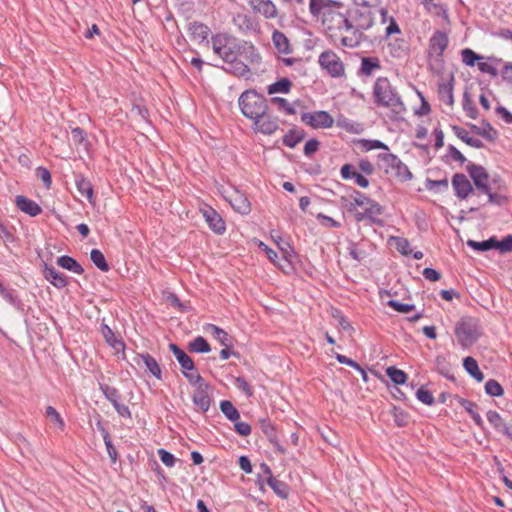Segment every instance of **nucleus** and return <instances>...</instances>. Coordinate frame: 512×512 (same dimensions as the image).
I'll return each instance as SVG.
<instances>
[{
    "label": "nucleus",
    "mask_w": 512,
    "mask_h": 512,
    "mask_svg": "<svg viewBox=\"0 0 512 512\" xmlns=\"http://www.w3.org/2000/svg\"><path fill=\"white\" fill-rule=\"evenodd\" d=\"M238 104L241 113L253 122L255 132L271 135L279 129L278 117L268 113L267 100L255 90L244 91Z\"/></svg>",
    "instance_id": "nucleus-1"
},
{
    "label": "nucleus",
    "mask_w": 512,
    "mask_h": 512,
    "mask_svg": "<svg viewBox=\"0 0 512 512\" xmlns=\"http://www.w3.org/2000/svg\"><path fill=\"white\" fill-rule=\"evenodd\" d=\"M373 97L377 105L390 111L392 119L400 118L406 111L399 94L386 77L376 79L373 86Z\"/></svg>",
    "instance_id": "nucleus-2"
},
{
    "label": "nucleus",
    "mask_w": 512,
    "mask_h": 512,
    "mask_svg": "<svg viewBox=\"0 0 512 512\" xmlns=\"http://www.w3.org/2000/svg\"><path fill=\"white\" fill-rule=\"evenodd\" d=\"M381 23L387 24L384 30L383 39L386 43V52L389 56L396 59L404 58L408 55V44L405 39L395 37L401 35V28L393 16H389L387 8L383 7L379 11Z\"/></svg>",
    "instance_id": "nucleus-3"
},
{
    "label": "nucleus",
    "mask_w": 512,
    "mask_h": 512,
    "mask_svg": "<svg viewBox=\"0 0 512 512\" xmlns=\"http://www.w3.org/2000/svg\"><path fill=\"white\" fill-rule=\"evenodd\" d=\"M350 23L351 36H342L340 42L344 47L354 48L360 44L361 33L374 25V17L368 8L356 9L350 16Z\"/></svg>",
    "instance_id": "nucleus-4"
},
{
    "label": "nucleus",
    "mask_w": 512,
    "mask_h": 512,
    "mask_svg": "<svg viewBox=\"0 0 512 512\" xmlns=\"http://www.w3.org/2000/svg\"><path fill=\"white\" fill-rule=\"evenodd\" d=\"M261 56L258 49L250 42H241L236 50V60L230 70L237 76H247L249 65L259 64Z\"/></svg>",
    "instance_id": "nucleus-5"
},
{
    "label": "nucleus",
    "mask_w": 512,
    "mask_h": 512,
    "mask_svg": "<svg viewBox=\"0 0 512 512\" xmlns=\"http://www.w3.org/2000/svg\"><path fill=\"white\" fill-rule=\"evenodd\" d=\"M454 332L463 349L471 347L482 335L479 321L473 317H462L456 323Z\"/></svg>",
    "instance_id": "nucleus-6"
},
{
    "label": "nucleus",
    "mask_w": 512,
    "mask_h": 512,
    "mask_svg": "<svg viewBox=\"0 0 512 512\" xmlns=\"http://www.w3.org/2000/svg\"><path fill=\"white\" fill-rule=\"evenodd\" d=\"M377 160L379 169L385 174L402 182L412 179V173L396 155L383 152L378 154Z\"/></svg>",
    "instance_id": "nucleus-7"
},
{
    "label": "nucleus",
    "mask_w": 512,
    "mask_h": 512,
    "mask_svg": "<svg viewBox=\"0 0 512 512\" xmlns=\"http://www.w3.org/2000/svg\"><path fill=\"white\" fill-rule=\"evenodd\" d=\"M212 49L214 54L221 58L232 68L236 60V50L239 42L226 33H217L211 37Z\"/></svg>",
    "instance_id": "nucleus-8"
},
{
    "label": "nucleus",
    "mask_w": 512,
    "mask_h": 512,
    "mask_svg": "<svg viewBox=\"0 0 512 512\" xmlns=\"http://www.w3.org/2000/svg\"><path fill=\"white\" fill-rule=\"evenodd\" d=\"M318 64L332 78L345 76V65L333 50H325L318 57Z\"/></svg>",
    "instance_id": "nucleus-9"
},
{
    "label": "nucleus",
    "mask_w": 512,
    "mask_h": 512,
    "mask_svg": "<svg viewBox=\"0 0 512 512\" xmlns=\"http://www.w3.org/2000/svg\"><path fill=\"white\" fill-rule=\"evenodd\" d=\"M343 8H332L330 12L325 13L323 24L328 30H339L351 32L350 17H348L341 10Z\"/></svg>",
    "instance_id": "nucleus-10"
},
{
    "label": "nucleus",
    "mask_w": 512,
    "mask_h": 512,
    "mask_svg": "<svg viewBox=\"0 0 512 512\" xmlns=\"http://www.w3.org/2000/svg\"><path fill=\"white\" fill-rule=\"evenodd\" d=\"M272 43L276 53L278 54L279 60L286 66L293 65L295 59L285 57L293 51L292 45L290 44L287 36L283 32L275 30L272 34Z\"/></svg>",
    "instance_id": "nucleus-11"
},
{
    "label": "nucleus",
    "mask_w": 512,
    "mask_h": 512,
    "mask_svg": "<svg viewBox=\"0 0 512 512\" xmlns=\"http://www.w3.org/2000/svg\"><path fill=\"white\" fill-rule=\"evenodd\" d=\"M301 121L314 129L331 128L334 124V118L322 110L303 113Z\"/></svg>",
    "instance_id": "nucleus-12"
},
{
    "label": "nucleus",
    "mask_w": 512,
    "mask_h": 512,
    "mask_svg": "<svg viewBox=\"0 0 512 512\" xmlns=\"http://www.w3.org/2000/svg\"><path fill=\"white\" fill-rule=\"evenodd\" d=\"M192 400L197 410L205 413L209 410L212 402V388L205 382L194 387Z\"/></svg>",
    "instance_id": "nucleus-13"
},
{
    "label": "nucleus",
    "mask_w": 512,
    "mask_h": 512,
    "mask_svg": "<svg viewBox=\"0 0 512 512\" xmlns=\"http://www.w3.org/2000/svg\"><path fill=\"white\" fill-rule=\"evenodd\" d=\"M369 199L363 193L354 190L349 196L342 197V204L356 220V214L361 213L363 207L369 204Z\"/></svg>",
    "instance_id": "nucleus-14"
},
{
    "label": "nucleus",
    "mask_w": 512,
    "mask_h": 512,
    "mask_svg": "<svg viewBox=\"0 0 512 512\" xmlns=\"http://www.w3.org/2000/svg\"><path fill=\"white\" fill-rule=\"evenodd\" d=\"M201 213L208 224L209 228L216 234H223L226 230L225 221L220 214L211 206L201 208Z\"/></svg>",
    "instance_id": "nucleus-15"
},
{
    "label": "nucleus",
    "mask_w": 512,
    "mask_h": 512,
    "mask_svg": "<svg viewBox=\"0 0 512 512\" xmlns=\"http://www.w3.org/2000/svg\"><path fill=\"white\" fill-rule=\"evenodd\" d=\"M467 172L480 192H488V188L490 187L489 175L483 166L469 164L467 166Z\"/></svg>",
    "instance_id": "nucleus-16"
},
{
    "label": "nucleus",
    "mask_w": 512,
    "mask_h": 512,
    "mask_svg": "<svg viewBox=\"0 0 512 512\" xmlns=\"http://www.w3.org/2000/svg\"><path fill=\"white\" fill-rule=\"evenodd\" d=\"M448 35L443 31H436L429 39V55L442 57L448 47Z\"/></svg>",
    "instance_id": "nucleus-17"
},
{
    "label": "nucleus",
    "mask_w": 512,
    "mask_h": 512,
    "mask_svg": "<svg viewBox=\"0 0 512 512\" xmlns=\"http://www.w3.org/2000/svg\"><path fill=\"white\" fill-rule=\"evenodd\" d=\"M332 8H344V5L335 0H309V11L314 17L322 15L325 18V13Z\"/></svg>",
    "instance_id": "nucleus-18"
},
{
    "label": "nucleus",
    "mask_w": 512,
    "mask_h": 512,
    "mask_svg": "<svg viewBox=\"0 0 512 512\" xmlns=\"http://www.w3.org/2000/svg\"><path fill=\"white\" fill-rule=\"evenodd\" d=\"M452 186L455 195L460 199H466L473 191L472 184L462 173H456L452 178Z\"/></svg>",
    "instance_id": "nucleus-19"
},
{
    "label": "nucleus",
    "mask_w": 512,
    "mask_h": 512,
    "mask_svg": "<svg viewBox=\"0 0 512 512\" xmlns=\"http://www.w3.org/2000/svg\"><path fill=\"white\" fill-rule=\"evenodd\" d=\"M250 6L254 13L265 18H274L277 15V8L271 0H250Z\"/></svg>",
    "instance_id": "nucleus-20"
},
{
    "label": "nucleus",
    "mask_w": 512,
    "mask_h": 512,
    "mask_svg": "<svg viewBox=\"0 0 512 512\" xmlns=\"http://www.w3.org/2000/svg\"><path fill=\"white\" fill-rule=\"evenodd\" d=\"M101 333L106 343L115 351L116 354H124L125 343L107 324L103 323L101 325Z\"/></svg>",
    "instance_id": "nucleus-21"
},
{
    "label": "nucleus",
    "mask_w": 512,
    "mask_h": 512,
    "mask_svg": "<svg viewBox=\"0 0 512 512\" xmlns=\"http://www.w3.org/2000/svg\"><path fill=\"white\" fill-rule=\"evenodd\" d=\"M489 423L500 433L512 439V424L506 423L501 415L494 410H489L486 414Z\"/></svg>",
    "instance_id": "nucleus-22"
},
{
    "label": "nucleus",
    "mask_w": 512,
    "mask_h": 512,
    "mask_svg": "<svg viewBox=\"0 0 512 512\" xmlns=\"http://www.w3.org/2000/svg\"><path fill=\"white\" fill-rule=\"evenodd\" d=\"M229 203L236 212L242 215H247L251 212V204L248 198L238 190H235L229 196Z\"/></svg>",
    "instance_id": "nucleus-23"
},
{
    "label": "nucleus",
    "mask_w": 512,
    "mask_h": 512,
    "mask_svg": "<svg viewBox=\"0 0 512 512\" xmlns=\"http://www.w3.org/2000/svg\"><path fill=\"white\" fill-rule=\"evenodd\" d=\"M43 276L58 289H62L68 285L65 274L58 272L53 266H49L48 264H44Z\"/></svg>",
    "instance_id": "nucleus-24"
},
{
    "label": "nucleus",
    "mask_w": 512,
    "mask_h": 512,
    "mask_svg": "<svg viewBox=\"0 0 512 512\" xmlns=\"http://www.w3.org/2000/svg\"><path fill=\"white\" fill-rule=\"evenodd\" d=\"M382 212V207L376 201L369 199V204L363 207L361 213L356 214V221L362 222L368 219L372 222H376Z\"/></svg>",
    "instance_id": "nucleus-25"
},
{
    "label": "nucleus",
    "mask_w": 512,
    "mask_h": 512,
    "mask_svg": "<svg viewBox=\"0 0 512 512\" xmlns=\"http://www.w3.org/2000/svg\"><path fill=\"white\" fill-rule=\"evenodd\" d=\"M264 472L268 475L267 483L273 491L282 499H286L289 494V487L286 483L276 479L272 476L271 470L268 465H262Z\"/></svg>",
    "instance_id": "nucleus-26"
},
{
    "label": "nucleus",
    "mask_w": 512,
    "mask_h": 512,
    "mask_svg": "<svg viewBox=\"0 0 512 512\" xmlns=\"http://www.w3.org/2000/svg\"><path fill=\"white\" fill-rule=\"evenodd\" d=\"M205 331L212 335L223 347H233V337L220 327L214 324H207Z\"/></svg>",
    "instance_id": "nucleus-27"
},
{
    "label": "nucleus",
    "mask_w": 512,
    "mask_h": 512,
    "mask_svg": "<svg viewBox=\"0 0 512 512\" xmlns=\"http://www.w3.org/2000/svg\"><path fill=\"white\" fill-rule=\"evenodd\" d=\"M16 206L18 209H20L22 212L28 214L29 216L35 217L39 215L42 212L41 207L33 200L19 195L16 197L15 200Z\"/></svg>",
    "instance_id": "nucleus-28"
},
{
    "label": "nucleus",
    "mask_w": 512,
    "mask_h": 512,
    "mask_svg": "<svg viewBox=\"0 0 512 512\" xmlns=\"http://www.w3.org/2000/svg\"><path fill=\"white\" fill-rule=\"evenodd\" d=\"M189 32L193 41L203 43L208 40L211 30L204 23L193 22L189 25Z\"/></svg>",
    "instance_id": "nucleus-29"
},
{
    "label": "nucleus",
    "mask_w": 512,
    "mask_h": 512,
    "mask_svg": "<svg viewBox=\"0 0 512 512\" xmlns=\"http://www.w3.org/2000/svg\"><path fill=\"white\" fill-rule=\"evenodd\" d=\"M170 350L172 351L173 355L177 359L178 363L181 366L182 371L183 370H193L194 368V362L192 358L181 348H179L176 344L171 343L169 345Z\"/></svg>",
    "instance_id": "nucleus-30"
},
{
    "label": "nucleus",
    "mask_w": 512,
    "mask_h": 512,
    "mask_svg": "<svg viewBox=\"0 0 512 512\" xmlns=\"http://www.w3.org/2000/svg\"><path fill=\"white\" fill-rule=\"evenodd\" d=\"M138 357L143 361L146 369L158 380L162 378V370L157 360L149 353L139 354Z\"/></svg>",
    "instance_id": "nucleus-31"
},
{
    "label": "nucleus",
    "mask_w": 512,
    "mask_h": 512,
    "mask_svg": "<svg viewBox=\"0 0 512 512\" xmlns=\"http://www.w3.org/2000/svg\"><path fill=\"white\" fill-rule=\"evenodd\" d=\"M381 69L380 60L377 57H363L359 72L361 75L370 76L375 71Z\"/></svg>",
    "instance_id": "nucleus-32"
},
{
    "label": "nucleus",
    "mask_w": 512,
    "mask_h": 512,
    "mask_svg": "<svg viewBox=\"0 0 512 512\" xmlns=\"http://www.w3.org/2000/svg\"><path fill=\"white\" fill-rule=\"evenodd\" d=\"M76 187L78 192L87 198L90 203H94V190L91 182L83 176L76 178Z\"/></svg>",
    "instance_id": "nucleus-33"
},
{
    "label": "nucleus",
    "mask_w": 512,
    "mask_h": 512,
    "mask_svg": "<svg viewBox=\"0 0 512 512\" xmlns=\"http://www.w3.org/2000/svg\"><path fill=\"white\" fill-rule=\"evenodd\" d=\"M453 131L459 139H461L463 142H465L469 146L474 147V148L483 147V142L479 138L472 136L464 128L459 127V126H453Z\"/></svg>",
    "instance_id": "nucleus-34"
},
{
    "label": "nucleus",
    "mask_w": 512,
    "mask_h": 512,
    "mask_svg": "<svg viewBox=\"0 0 512 512\" xmlns=\"http://www.w3.org/2000/svg\"><path fill=\"white\" fill-rule=\"evenodd\" d=\"M463 366L464 369L467 371L469 375H471L476 381L481 382L484 379V375L481 372L477 361L471 357L468 356L464 358L463 360Z\"/></svg>",
    "instance_id": "nucleus-35"
},
{
    "label": "nucleus",
    "mask_w": 512,
    "mask_h": 512,
    "mask_svg": "<svg viewBox=\"0 0 512 512\" xmlns=\"http://www.w3.org/2000/svg\"><path fill=\"white\" fill-rule=\"evenodd\" d=\"M439 99L445 104L452 106L454 103L453 98V85L450 81L441 82L438 85Z\"/></svg>",
    "instance_id": "nucleus-36"
},
{
    "label": "nucleus",
    "mask_w": 512,
    "mask_h": 512,
    "mask_svg": "<svg viewBox=\"0 0 512 512\" xmlns=\"http://www.w3.org/2000/svg\"><path fill=\"white\" fill-rule=\"evenodd\" d=\"M305 138V132L302 129H291L283 136V144L289 148H294Z\"/></svg>",
    "instance_id": "nucleus-37"
},
{
    "label": "nucleus",
    "mask_w": 512,
    "mask_h": 512,
    "mask_svg": "<svg viewBox=\"0 0 512 512\" xmlns=\"http://www.w3.org/2000/svg\"><path fill=\"white\" fill-rule=\"evenodd\" d=\"M292 88V82L288 78H281L280 80L267 86V93L269 95L282 93L287 94Z\"/></svg>",
    "instance_id": "nucleus-38"
},
{
    "label": "nucleus",
    "mask_w": 512,
    "mask_h": 512,
    "mask_svg": "<svg viewBox=\"0 0 512 512\" xmlns=\"http://www.w3.org/2000/svg\"><path fill=\"white\" fill-rule=\"evenodd\" d=\"M57 264L60 267L67 269L71 272H74L76 274H79V275L83 274V272H84L82 266L74 258L67 256V255L60 256L57 259Z\"/></svg>",
    "instance_id": "nucleus-39"
},
{
    "label": "nucleus",
    "mask_w": 512,
    "mask_h": 512,
    "mask_svg": "<svg viewBox=\"0 0 512 512\" xmlns=\"http://www.w3.org/2000/svg\"><path fill=\"white\" fill-rule=\"evenodd\" d=\"M283 252V262L277 264V266L285 273H290L293 270L292 258L294 256V250L287 245L286 248L280 247Z\"/></svg>",
    "instance_id": "nucleus-40"
},
{
    "label": "nucleus",
    "mask_w": 512,
    "mask_h": 512,
    "mask_svg": "<svg viewBox=\"0 0 512 512\" xmlns=\"http://www.w3.org/2000/svg\"><path fill=\"white\" fill-rule=\"evenodd\" d=\"M461 406L469 413L473 421L478 427L483 426V420L480 414L475 410L476 404L470 400L460 399L459 400Z\"/></svg>",
    "instance_id": "nucleus-41"
},
{
    "label": "nucleus",
    "mask_w": 512,
    "mask_h": 512,
    "mask_svg": "<svg viewBox=\"0 0 512 512\" xmlns=\"http://www.w3.org/2000/svg\"><path fill=\"white\" fill-rule=\"evenodd\" d=\"M220 410L232 422H236L240 418L239 411L232 402L228 400L221 401Z\"/></svg>",
    "instance_id": "nucleus-42"
},
{
    "label": "nucleus",
    "mask_w": 512,
    "mask_h": 512,
    "mask_svg": "<svg viewBox=\"0 0 512 512\" xmlns=\"http://www.w3.org/2000/svg\"><path fill=\"white\" fill-rule=\"evenodd\" d=\"M98 426L101 427V433H102L103 440H104V443H105V446L107 449V453H108L109 457L111 458V461L113 463H115L117 461V451H116L115 447L113 446L110 435L100 421L98 422Z\"/></svg>",
    "instance_id": "nucleus-43"
},
{
    "label": "nucleus",
    "mask_w": 512,
    "mask_h": 512,
    "mask_svg": "<svg viewBox=\"0 0 512 512\" xmlns=\"http://www.w3.org/2000/svg\"><path fill=\"white\" fill-rule=\"evenodd\" d=\"M386 375L397 385L404 384L407 380L406 373L394 366H390L386 369Z\"/></svg>",
    "instance_id": "nucleus-44"
},
{
    "label": "nucleus",
    "mask_w": 512,
    "mask_h": 512,
    "mask_svg": "<svg viewBox=\"0 0 512 512\" xmlns=\"http://www.w3.org/2000/svg\"><path fill=\"white\" fill-rule=\"evenodd\" d=\"M90 257L92 262L98 269H100L103 272H107L109 270V265L105 259V256L100 250L93 249L90 253Z\"/></svg>",
    "instance_id": "nucleus-45"
},
{
    "label": "nucleus",
    "mask_w": 512,
    "mask_h": 512,
    "mask_svg": "<svg viewBox=\"0 0 512 512\" xmlns=\"http://www.w3.org/2000/svg\"><path fill=\"white\" fill-rule=\"evenodd\" d=\"M271 102L277 106V108L283 111L286 115H294L296 109L287 99L282 97H273Z\"/></svg>",
    "instance_id": "nucleus-46"
},
{
    "label": "nucleus",
    "mask_w": 512,
    "mask_h": 512,
    "mask_svg": "<svg viewBox=\"0 0 512 512\" xmlns=\"http://www.w3.org/2000/svg\"><path fill=\"white\" fill-rule=\"evenodd\" d=\"M189 349L197 353H207L211 350L208 342L201 336L196 337L189 343Z\"/></svg>",
    "instance_id": "nucleus-47"
},
{
    "label": "nucleus",
    "mask_w": 512,
    "mask_h": 512,
    "mask_svg": "<svg viewBox=\"0 0 512 512\" xmlns=\"http://www.w3.org/2000/svg\"><path fill=\"white\" fill-rule=\"evenodd\" d=\"M485 392L493 397H500L504 394L502 386L496 380L490 379L485 384Z\"/></svg>",
    "instance_id": "nucleus-48"
},
{
    "label": "nucleus",
    "mask_w": 512,
    "mask_h": 512,
    "mask_svg": "<svg viewBox=\"0 0 512 512\" xmlns=\"http://www.w3.org/2000/svg\"><path fill=\"white\" fill-rule=\"evenodd\" d=\"M462 106H463L464 112L466 113V115L470 119H476L477 118L478 110L475 107V105H474L473 101L471 100V98L467 94H464L463 101H462Z\"/></svg>",
    "instance_id": "nucleus-49"
},
{
    "label": "nucleus",
    "mask_w": 512,
    "mask_h": 512,
    "mask_svg": "<svg viewBox=\"0 0 512 512\" xmlns=\"http://www.w3.org/2000/svg\"><path fill=\"white\" fill-rule=\"evenodd\" d=\"M182 373L193 387H196L206 382L195 369V367L193 368V370H183Z\"/></svg>",
    "instance_id": "nucleus-50"
},
{
    "label": "nucleus",
    "mask_w": 512,
    "mask_h": 512,
    "mask_svg": "<svg viewBox=\"0 0 512 512\" xmlns=\"http://www.w3.org/2000/svg\"><path fill=\"white\" fill-rule=\"evenodd\" d=\"M392 240L394 241L395 248L402 255L408 256L412 253V250L410 248V243L406 238L393 237Z\"/></svg>",
    "instance_id": "nucleus-51"
},
{
    "label": "nucleus",
    "mask_w": 512,
    "mask_h": 512,
    "mask_svg": "<svg viewBox=\"0 0 512 512\" xmlns=\"http://www.w3.org/2000/svg\"><path fill=\"white\" fill-rule=\"evenodd\" d=\"M462 61L467 66H474L476 61L482 60L483 57L476 54L473 50L466 48L461 52Z\"/></svg>",
    "instance_id": "nucleus-52"
},
{
    "label": "nucleus",
    "mask_w": 512,
    "mask_h": 512,
    "mask_svg": "<svg viewBox=\"0 0 512 512\" xmlns=\"http://www.w3.org/2000/svg\"><path fill=\"white\" fill-rule=\"evenodd\" d=\"M467 244L474 250L487 251L490 249H494V237H492L488 240H485V241H481V242L474 241V240H468Z\"/></svg>",
    "instance_id": "nucleus-53"
},
{
    "label": "nucleus",
    "mask_w": 512,
    "mask_h": 512,
    "mask_svg": "<svg viewBox=\"0 0 512 512\" xmlns=\"http://www.w3.org/2000/svg\"><path fill=\"white\" fill-rule=\"evenodd\" d=\"M335 357L339 363L348 365V366L354 368L355 370L359 371L362 374L363 378L366 380L367 374H366L365 370L357 362H355L354 360H352L342 354H336Z\"/></svg>",
    "instance_id": "nucleus-54"
},
{
    "label": "nucleus",
    "mask_w": 512,
    "mask_h": 512,
    "mask_svg": "<svg viewBox=\"0 0 512 512\" xmlns=\"http://www.w3.org/2000/svg\"><path fill=\"white\" fill-rule=\"evenodd\" d=\"M46 416L50 418V420L55 423L61 430H64L65 428V422L63 418L60 416V414L57 412V410L52 407L48 406L46 408Z\"/></svg>",
    "instance_id": "nucleus-55"
},
{
    "label": "nucleus",
    "mask_w": 512,
    "mask_h": 512,
    "mask_svg": "<svg viewBox=\"0 0 512 512\" xmlns=\"http://www.w3.org/2000/svg\"><path fill=\"white\" fill-rule=\"evenodd\" d=\"M494 249L499 250L501 253L512 251V235H507L501 241L494 238Z\"/></svg>",
    "instance_id": "nucleus-56"
},
{
    "label": "nucleus",
    "mask_w": 512,
    "mask_h": 512,
    "mask_svg": "<svg viewBox=\"0 0 512 512\" xmlns=\"http://www.w3.org/2000/svg\"><path fill=\"white\" fill-rule=\"evenodd\" d=\"M0 296L9 302L10 304H16L18 302L17 296L13 289H9L4 286V284L0 281Z\"/></svg>",
    "instance_id": "nucleus-57"
},
{
    "label": "nucleus",
    "mask_w": 512,
    "mask_h": 512,
    "mask_svg": "<svg viewBox=\"0 0 512 512\" xmlns=\"http://www.w3.org/2000/svg\"><path fill=\"white\" fill-rule=\"evenodd\" d=\"M105 397L111 402V404L114 406L115 403H119L120 401V394L119 391L114 387L104 386L101 387Z\"/></svg>",
    "instance_id": "nucleus-58"
},
{
    "label": "nucleus",
    "mask_w": 512,
    "mask_h": 512,
    "mask_svg": "<svg viewBox=\"0 0 512 512\" xmlns=\"http://www.w3.org/2000/svg\"><path fill=\"white\" fill-rule=\"evenodd\" d=\"M331 315L333 318H335L338 321L339 326L343 330H345V331L353 330L351 323L346 319V317L338 309H333Z\"/></svg>",
    "instance_id": "nucleus-59"
},
{
    "label": "nucleus",
    "mask_w": 512,
    "mask_h": 512,
    "mask_svg": "<svg viewBox=\"0 0 512 512\" xmlns=\"http://www.w3.org/2000/svg\"><path fill=\"white\" fill-rule=\"evenodd\" d=\"M416 397L423 404L432 405L434 403V397L432 393L423 387L417 390Z\"/></svg>",
    "instance_id": "nucleus-60"
},
{
    "label": "nucleus",
    "mask_w": 512,
    "mask_h": 512,
    "mask_svg": "<svg viewBox=\"0 0 512 512\" xmlns=\"http://www.w3.org/2000/svg\"><path fill=\"white\" fill-rule=\"evenodd\" d=\"M388 306L400 313H408L414 309V305L408 303H401L397 300H389Z\"/></svg>",
    "instance_id": "nucleus-61"
},
{
    "label": "nucleus",
    "mask_w": 512,
    "mask_h": 512,
    "mask_svg": "<svg viewBox=\"0 0 512 512\" xmlns=\"http://www.w3.org/2000/svg\"><path fill=\"white\" fill-rule=\"evenodd\" d=\"M477 66L482 73L489 74L492 77H496L498 75L496 67L490 62L480 61L477 63Z\"/></svg>",
    "instance_id": "nucleus-62"
},
{
    "label": "nucleus",
    "mask_w": 512,
    "mask_h": 512,
    "mask_svg": "<svg viewBox=\"0 0 512 512\" xmlns=\"http://www.w3.org/2000/svg\"><path fill=\"white\" fill-rule=\"evenodd\" d=\"M158 455L164 465L167 467H173L175 465V457L165 449H159Z\"/></svg>",
    "instance_id": "nucleus-63"
},
{
    "label": "nucleus",
    "mask_w": 512,
    "mask_h": 512,
    "mask_svg": "<svg viewBox=\"0 0 512 512\" xmlns=\"http://www.w3.org/2000/svg\"><path fill=\"white\" fill-rule=\"evenodd\" d=\"M235 385L236 387L243 391L247 397H251L253 395V390L250 387V385L247 383V381L242 377L235 378Z\"/></svg>",
    "instance_id": "nucleus-64"
}]
</instances>
